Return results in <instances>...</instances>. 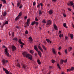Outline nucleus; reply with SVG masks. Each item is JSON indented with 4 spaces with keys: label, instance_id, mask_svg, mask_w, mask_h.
<instances>
[{
    "label": "nucleus",
    "instance_id": "obj_7",
    "mask_svg": "<svg viewBox=\"0 0 74 74\" xmlns=\"http://www.w3.org/2000/svg\"><path fill=\"white\" fill-rule=\"evenodd\" d=\"M3 69L4 71H5L6 74H10V72H9V71L7 70L6 69H5L3 68Z\"/></svg>",
    "mask_w": 74,
    "mask_h": 74
},
{
    "label": "nucleus",
    "instance_id": "obj_15",
    "mask_svg": "<svg viewBox=\"0 0 74 74\" xmlns=\"http://www.w3.org/2000/svg\"><path fill=\"white\" fill-rule=\"evenodd\" d=\"M38 48L39 49H40L41 51H42V52H43V50L41 48L40 46H38Z\"/></svg>",
    "mask_w": 74,
    "mask_h": 74
},
{
    "label": "nucleus",
    "instance_id": "obj_44",
    "mask_svg": "<svg viewBox=\"0 0 74 74\" xmlns=\"http://www.w3.org/2000/svg\"><path fill=\"white\" fill-rule=\"evenodd\" d=\"M8 21H6L5 23V24H8Z\"/></svg>",
    "mask_w": 74,
    "mask_h": 74
},
{
    "label": "nucleus",
    "instance_id": "obj_22",
    "mask_svg": "<svg viewBox=\"0 0 74 74\" xmlns=\"http://www.w3.org/2000/svg\"><path fill=\"white\" fill-rule=\"evenodd\" d=\"M59 37H60V38H61V37H63V34H60L59 35Z\"/></svg>",
    "mask_w": 74,
    "mask_h": 74
},
{
    "label": "nucleus",
    "instance_id": "obj_41",
    "mask_svg": "<svg viewBox=\"0 0 74 74\" xmlns=\"http://www.w3.org/2000/svg\"><path fill=\"white\" fill-rule=\"evenodd\" d=\"M71 71V69H67V71Z\"/></svg>",
    "mask_w": 74,
    "mask_h": 74
},
{
    "label": "nucleus",
    "instance_id": "obj_23",
    "mask_svg": "<svg viewBox=\"0 0 74 74\" xmlns=\"http://www.w3.org/2000/svg\"><path fill=\"white\" fill-rule=\"evenodd\" d=\"M2 2L3 3H4L5 4H6V1L5 0H1Z\"/></svg>",
    "mask_w": 74,
    "mask_h": 74
},
{
    "label": "nucleus",
    "instance_id": "obj_64",
    "mask_svg": "<svg viewBox=\"0 0 74 74\" xmlns=\"http://www.w3.org/2000/svg\"><path fill=\"white\" fill-rule=\"evenodd\" d=\"M6 63H8V60H6Z\"/></svg>",
    "mask_w": 74,
    "mask_h": 74
},
{
    "label": "nucleus",
    "instance_id": "obj_33",
    "mask_svg": "<svg viewBox=\"0 0 74 74\" xmlns=\"http://www.w3.org/2000/svg\"><path fill=\"white\" fill-rule=\"evenodd\" d=\"M17 7H19V5H20V3L19 2H18L17 3Z\"/></svg>",
    "mask_w": 74,
    "mask_h": 74
},
{
    "label": "nucleus",
    "instance_id": "obj_61",
    "mask_svg": "<svg viewBox=\"0 0 74 74\" xmlns=\"http://www.w3.org/2000/svg\"><path fill=\"white\" fill-rule=\"evenodd\" d=\"M49 68L50 69H52V67L51 66H50Z\"/></svg>",
    "mask_w": 74,
    "mask_h": 74
},
{
    "label": "nucleus",
    "instance_id": "obj_18",
    "mask_svg": "<svg viewBox=\"0 0 74 74\" xmlns=\"http://www.w3.org/2000/svg\"><path fill=\"white\" fill-rule=\"evenodd\" d=\"M49 13L50 15H51V14L53 13V12L52 11V10H51L49 11Z\"/></svg>",
    "mask_w": 74,
    "mask_h": 74
},
{
    "label": "nucleus",
    "instance_id": "obj_9",
    "mask_svg": "<svg viewBox=\"0 0 74 74\" xmlns=\"http://www.w3.org/2000/svg\"><path fill=\"white\" fill-rule=\"evenodd\" d=\"M22 68H23L24 70H25L26 67V65H25V64H22Z\"/></svg>",
    "mask_w": 74,
    "mask_h": 74
},
{
    "label": "nucleus",
    "instance_id": "obj_57",
    "mask_svg": "<svg viewBox=\"0 0 74 74\" xmlns=\"http://www.w3.org/2000/svg\"><path fill=\"white\" fill-rule=\"evenodd\" d=\"M16 28H17V29H19V26H16Z\"/></svg>",
    "mask_w": 74,
    "mask_h": 74
},
{
    "label": "nucleus",
    "instance_id": "obj_35",
    "mask_svg": "<svg viewBox=\"0 0 74 74\" xmlns=\"http://www.w3.org/2000/svg\"><path fill=\"white\" fill-rule=\"evenodd\" d=\"M35 24V21H34L33 22H32V23L31 24V25H34Z\"/></svg>",
    "mask_w": 74,
    "mask_h": 74
},
{
    "label": "nucleus",
    "instance_id": "obj_31",
    "mask_svg": "<svg viewBox=\"0 0 74 74\" xmlns=\"http://www.w3.org/2000/svg\"><path fill=\"white\" fill-rule=\"evenodd\" d=\"M57 66H58V69H60V66L59 65V64H57Z\"/></svg>",
    "mask_w": 74,
    "mask_h": 74
},
{
    "label": "nucleus",
    "instance_id": "obj_25",
    "mask_svg": "<svg viewBox=\"0 0 74 74\" xmlns=\"http://www.w3.org/2000/svg\"><path fill=\"white\" fill-rule=\"evenodd\" d=\"M13 40H15L16 41H18V38H14L13 39Z\"/></svg>",
    "mask_w": 74,
    "mask_h": 74
},
{
    "label": "nucleus",
    "instance_id": "obj_50",
    "mask_svg": "<svg viewBox=\"0 0 74 74\" xmlns=\"http://www.w3.org/2000/svg\"><path fill=\"white\" fill-rule=\"evenodd\" d=\"M5 25V24H3L1 25V26L2 27H3Z\"/></svg>",
    "mask_w": 74,
    "mask_h": 74
},
{
    "label": "nucleus",
    "instance_id": "obj_11",
    "mask_svg": "<svg viewBox=\"0 0 74 74\" xmlns=\"http://www.w3.org/2000/svg\"><path fill=\"white\" fill-rule=\"evenodd\" d=\"M28 39H29V41H30V42H32V41H33V39H32V38L31 36Z\"/></svg>",
    "mask_w": 74,
    "mask_h": 74
},
{
    "label": "nucleus",
    "instance_id": "obj_6",
    "mask_svg": "<svg viewBox=\"0 0 74 74\" xmlns=\"http://www.w3.org/2000/svg\"><path fill=\"white\" fill-rule=\"evenodd\" d=\"M12 51H15L16 49V47L14 45L12 46Z\"/></svg>",
    "mask_w": 74,
    "mask_h": 74
},
{
    "label": "nucleus",
    "instance_id": "obj_29",
    "mask_svg": "<svg viewBox=\"0 0 74 74\" xmlns=\"http://www.w3.org/2000/svg\"><path fill=\"white\" fill-rule=\"evenodd\" d=\"M42 22L43 23H46V21H45V20L44 19L42 20Z\"/></svg>",
    "mask_w": 74,
    "mask_h": 74
},
{
    "label": "nucleus",
    "instance_id": "obj_4",
    "mask_svg": "<svg viewBox=\"0 0 74 74\" xmlns=\"http://www.w3.org/2000/svg\"><path fill=\"white\" fill-rule=\"evenodd\" d=\"M18 42L20 44H21V48H23V45H25V44L22 42L21 40V39H19L18 40Z\"/></svg>",
    "mask_w": 74,
    "mask_h": 74
},
{
    "label": "nucleus",
    "instance_id": "obj_28",
    "mask_svg": "<svg viewBox=\"0 0 74 74\" xmlns=\"http://www.w3.org/2000/svg\"><path fill=\"white\" fill-rule=\"evenodd\" d=\"M6 14H7V12H4L3 14V16H5L6 15Z\"/></svg>",
    "mask_w": 74,
    "mask_h": 74
},
{
    "label": "nucleus",
    "instance_id": "obj_36",
    "mask_svg": "<svg viewBox=\"0 0 74 74\" xmlns=\"http://www.w3.org/2000/svg\"><path fill=\"white\" fill-rule=\"evenodd\" d=\"M52 61V62L53 63H54L56 62V61H55V60H51Z\"/></svg>",
    "mask_w": 74,
    "mask_h": 74
},
{
    "label": "nucleus",
    "instance_id": "obj_5",
    "mask_svg": "<svg viewBox=\"0 0 74 74\" xmlns=\"http://www.w3.org/2000/svg\"><path fill=\"white\" fill-rule=\"evenodd\" d=\"M51 24H52V21L50 20H48L46 24V25L47 26L46 27H48L47 26H48V25H49V26H50Z\"/></svg>",
    "mask_w": 74,
    "mask_h": 74
},
{
    "label": "nucleus",
    "instance_id": "obj_3",
    "mask_svg": "<svg viewBox=\"0 0 74 74\" xmlns=\"http://www.w3.org/2000/svg\"><path fill=\"white\" fill-rule=\"evenodd\" d=\"M22 15V12H20L17 17L15 18V21H17L18 19H19L20 18L19 16H21Z\"/></svg>",
    "mask_w": 74,
    "mask_h": 74
},
{
    "label": "nucleus",
    "instance_id": "obj_59",
    "mask_svg": "<svg viewBox=\"0 0 74 74\" xmlns=\"http://www.w3.org/2000/svg\"><path fill=\"white\" fill-rule=\"evenodd\" d=\"M3 48H6V47H5V46L3 45Z\"/></svg>",
    "mask_w": 74,
    "mask_h": 74
},
{
    "label": "nucleus",
    "instance_id": "obj_10",
    "mask_svg": "<svg viewBox=\"0 0 74 74\" xmlns=\"http://www.w3.org/2000/svg\"><path fill=\"white\" fill-rule=\"evenodd\" d=\"M29 26V23H26L25 24H24V27H27Z\"/></svg>",
    "mask_w": 74,
    "mask_h": 74
},
{
    "label": "nucleus",
    "instance_id": "obj_45",
    "mask_svg": "<svg viewBox=\"0 0 74 74\" xmlns=\"http://www.w3.org/2000/svg\"><path fill=\"white\" fill-rule=\"evenodd\" d=\"M12 36L13 37H14V32H13L12 35Z\"/></svg>",
    "mask_w": 74,
    "mask_h": 74
},
{
    "label": "nucleus",
    "instance_id": "obj_14",
    "mask_svg": "<svg viewBox=\"0 0 74 74\" xmlns=\"http://www.w3.org/2000/svg\"><path fill=\"white\" fill-rule=\"evenodd\" d=\"M34 49L36 51H37V52H38V49L36 46H34Z\"/></svg>",
    "mask_w": 74,
    "mask_h": 74
},
{
    "label": "nucleus",
    "instance_id": "obj_56",
    "mask_svg": "<svg viewBox=\"0 0 74 74\" xmlns=\"http://www.w3.org/2000/svg\"><path fill=\"white\" fill-rule=\"evenodd\" d=\"M40 4H39L37 6V7H40Z\"/></svg>",
    "mask_w": 74,
    "mask_h": 74
},
{
    "label": "nucleus",
    "instance_id": "obj_40",
    "mask_svg": "<svg viewBox=\"0 0 74 74\" xmlns=\"http://www.w3.org/2000/svg\"><path fill=\"white\" fill-rule=\"evenodd\" d=\"M72 49V48L71 47H70L69 49V51H71Z\"/></svg>",
    "mask_w": 74,
    "mask_h": 74
},
{
    "label": "nucleus",
    "instance_id": "obj_63",
    "mask_svg": "<svg viewBox=\"0 0 74 74\" xmlns=\"http://www.w3.org/2000/svg\"><path fill=\"white\" fill-rule=\"evenodd\" d=\"M53 1H54V2H55L56 1V0H52Z\"/></svg>",
    "mask_w": 74,
    "mask_h": 74
},
{
    "label": "nucleus",
    "instance_id": "obj_37",
    "mask_svg": "<svg viewBox=\"0 0 74 74\" xmlns=\"http://www.w3.org/2000/svg\"><path fill=\"white\" fill-rule=\"evenodd\" d=\"M35 24L36 25V26H37V25H38V23L37 22H35Z\"/></svg>",
    "mask_w": 74,
    "mask_h": 74
},
{
    "label": "nucleus",
    "instance_id": "obj_16",
    "mask_svg": "<svg viewBox=\"0 0 74 74\" xmlns=\"http://www.w3.org/2000/svg\"><path fill=\"white\" fill-rule=\"evenodd\" d=\"M38 54L39 55L40 57L41 58V53L40 51H38Z\"/></svg>",
    "mask_w": 74,
    "mask_h": 74
},
{
    "label": "nucleus",
    "instance_id": "obj_34",
    "mask_svg": "<svg viewBox=\"0 0 74 74\" xmlns=\"http://www.w3.org/2000/svg\"><path fill=\"white\" fill-rule=\"evenodd\" d=\"M30 18H28L27 21V22L26 23H29V22L30 21Z\"/></svg>",
    "mask_w": 74,
    "mask_h": 74
},
{
    "label": "nucleus",
    "instance_id": "obj_47",
    "mask_svg": "<svg viewBox=\"0 0 74 74\" xmlns=\"http://www.w3.org/2000/svg\"><path fill=\"white\" fill-rule=\"evenodd\" d=\"M22 5L21 4L20 6L19 7V8H22Z\"/></svg>",
    "mask_w": 74,
    "mask_h": 74
},
{
    "label": "nucleus",
    "instance_id": "obj_43",
    "mask_svg": "<svg viewBox=\"0 0 74 74\" xmlns=\"http://www.w3.org/2000/svg\"><path fill=\"white\" fill-rule=\"evenodd\" d=\"M17 66L18 67H20V65L19 64V63L17 64Z\"/></svg>",
    "mask_w": 74,
    "mask_h": 74
},
{
    "label": "nucleus",
    "instance_id": "obj_26",
    "mask_svg": "<svg viewBox=\"0 0 74 74\" xmlns=\"http://www.w3.org/2000/svg\"><path fill=\"white\" fill-rule=\"evenodd\" d=\"M70 37H71V38L73 39V34H70Z\"/></svg>",
    "mask_w": 74,
    "mask_h": 74
},
{
    "label": "nucleus",
    "instance_id": "obj_39",
    "mask_svg": "<svg viewBox=\"0 0 74 74\" xmlns=\"http://www.w3.org/2000/svg\"><path fill=\"white\" fill-rule=\"evenodd\" d=\"M25 34H28V31L26 30L25 32Z\"/></svg>",
    "mask_w": 74,
    "mask_h": 74
},
{
    "label": "nucleus",
    "instance_id": "obj_58",
    "mask_svg": "<svg viewBox=\"0 0 74 74\" xmlns=\"http://www.w3.org/2000/svg\"><path fill=\"white\" fill-rule=\"evenodd\" d=\"M1 7H2V4H0V9H1Z\"/></svg>",
    "mask_w": 74,
    "mask_h": 74
},
{
    "label": "nucleus",
    "instance_id": "obj_49",
    "mask_svg": "<svg viewBox=\"0 0 74 74\" xmlns=\"http://www.w3.org/2000/svg\"><path fill=\"white\" fill-rule=\"evenodd\" d=\"M61 49H62L61 47H60L58 48L59 50H60Z\"/></svg>",
    "mask_w": 74,
    "mask_h": 74
},
{
    "label": "nucleus",
    "instance_id": "obj_24",
    "mask_svg": "<svg viewBox=\"0 0 74 74\" xmlns=\"http://www.w3.org/2000/svg\"><path fill=\"white\" fill-rule=\"evenodd\" d=\"M30 52L31 53L33 54V53H34V51H33V50H30Z\"/></svg>",
    "mask_w": 74,
    "mask_h": 74
},
{
    "label": "nucleus",
    "instance_id": "obj_38",
    "mask_svg": "<svg viewBox=\"0 0 74 74\" xmlns=\"http://www.w3.org/2000/svg\"><path fill=\"white\" fill-rule=\"evenodd\" d=\"M35 5H36V2L35 1H34L33 3V5L34 6Z\"/></svg>",
    "mask_w": 74,
    "mask_h": 74
},
{
    "label": "nucleus",
    "instance_id": "obj_32",
    "mask_svg": "<svg viewBox=\"0 0 74 74\" xmlns=\"http://www.w3.org/2000/svg\"><path fill=\"white\" fill-rule=\"evenodd\" d=\"M46 40L47 41L48 43H49V42H50V40H49V39H46Z\"/></svg>",
    "mask_w": 74,
    "mask_h": 74
},
{
    "label": "nucleus",
    "instance_id": "obj_46",
    "mask_svg": "<svg viewBox=\"0 0 74 74\" xmlns=\"http://www.w3.org/2000/svg\"><path fill=\"white\" fill-rule=\"evenodd\" d=\"M67 60L66 59L64 61V63H67Z\"/></svg>",
    "mask_w": 74,
    "mask_h": 74
},
{
    "label": "nucleus",
    "instance_id": "obj_21",
    "mask_svg": "<svg viewBox=\"0 0 74 74\" xmlns=\"http://www.w3.org/2000/svg\"><path fill=\"white\" fill-rule=\"evenodd\" d=\"M53 52L54 55H56V52H55L54 49H53Z\"/></svg>",
    "mask_w": 74,
    "mask_h": 74
},
{
    "label": "nucleus",
    "instance_id": "obj_20",
    "mask_svg": "<svg viewBox=\"0 0 74 74\" xmlns=\"http://www.w3.org/2000/svg\"><path fill=\"white\" fill-rule=\"evenodd\" d=\"M64 60H61L60 62V64H63Z\"/></svg>",
    "mask_w": 74,
    "mask_h": 74
},
{
    "label": "nucleus",
    "instance_id": "obj_1",
    "mask_svg": "<svg viewBox=\"0 0 74 74\" xmlns=\"http://www.w3.org/2000/svg\"><path fill=\"white\" fill-rule=\"evenodd\" d=\"M22 53L24 57H26L27 58H28L30 60H32V55L27 54V52H23Z\"/></svg>",
    "mask_w": 74,
    "mask_h": 74
},
{
    "label": "nucleus",
    "instance_id": "obj_54",
    "mask_svg": "<svg viewBox=\"0 0 74 74\" xmlns=\"http://www.w3.org/2000/svg\"><path fill=\"white\" fill-rule=\"evenodd\" d=\"M67 38H68V37H67V36H65V40H67Z\"/></svg>",
    "mask_w": 74,
    "mask_h": 74
},
{
    "label": "nucleus",
    "instance_id": "obj_17",
    "mask_svg": "<svg viewBox=\"0 0 74 74\" xmlns=\"http://www.w3.org/2000/svg\"><path fill=\"white\" fill-rule=\"evenodd\" d=\"M2 62L3 64H5L6 62V60L5 59H3L2 60Z\"/></svg>",
    "mask_w": 74,
    "mask_h": 74
},
{
    "label": "nucleus",
    "instance_id": "obj_52",
    "mask_svg": "<svg viewBox=\"0 0 74 74\" xmlns=\"http://www.w3.org/2000/svg\"><path fill=\"white\" fill-rule=\"evenodd\" d=\"M63 15L64 16V17H66V14H63Z\"/></svg>",
    "mask_w": 74,
    "mask_h": 74
},
{
    "label": "nucleus",
    "instance_id": "obj_12",
    "mask_svg": "<svg viewBox=\"0 0 74 74\" xmlns=\"http://www.w3.org/2000/svg\"><path fill=\"white\" fill-rule=\"evenodd\" d=\"M42 47L43 49H44L45 51H46L47 50V48H46L45 46L44 45H42Z\"/></svg>",
    "mask_w": 74,
    "mask_h": 74
},
{
    "label": "nucleus",
    "instance_id": "obj_60",
    "mask_svg": "<svg viewBox=\"0 0 74 74\" xmlns=\"http://www.w3.org/2000/svg\"><path fill=\"white\" fill-rule=\"evenodd\" d=\"M68 10H69V11H71V10L70 8H68Z\"/></svg>",
    "mask_w": 74,
    "mask_h": 74
},
{
    "label": "nucleus",
    "instance_id": "obj_48",
    "mask_svg": "<svg viewBox=\"0 0 74 74\" xmlns=\"http://www.w3.org/2000/svg\"><path fill=\"white\" fill-rule=\"evenodd\" d=\"M35 21H38V20L37 19V17L35 18Z\"/></svg>",
    "mask_w": 74,
    "mask_h": 74
},
{
    "label": "nucleus",
    "instance_id": "obj_55",
    "mask_svg": "<svg viewBox=\"0 0 74 74\" xmlns=\"http://www.w3.org/2000/svg\"><path fill=\"white\" fill-rule=\"evenodd\" d=\"M27 16H25L24 17V19H27Z\"/></svg>",
    "mask_w": 74,
    "mask_h": 74
},
{
    "label": "nucleus",
    "instance_id": "obj_62",
    "mask_svg": "<svg viewBox=\"0 0 74 74\" xmlns=\"http://www.w3.org/2000/svg\"><path fill=\"white\" fill-rule=\"evenodd\" d=\"M58 54L60 55H61V54H60V52H58Z\"/></svg>",
    "mask_w": 74,
    "mask_h": 74
},
{
    "label": "nucleus",
    "instance_id": "obj_51",
    "mask_svg": "<svg viewBox=\"0 0 74 74\" xmlns=\"http://www.w3.org/2000/svg\"><path fill=\"white\" fill-rule=\"evenodd\" d=\"M71 70H74V68L73 67H72L71 69Z\"/></svg>",
    "mask_w": 74,
    "mask_h": 74
},
{
    "label": "nucleus",
    "instance_id": "obj_13",
    "mask_svg": "<svg viewBox=\"0 0 74 74\" xmlns=\"http://www.w3.org/2000/svg\"><path fill=\"white\" fill-rule=\"evenodd\" d=\"M54 27L56 30H58V27H57V26L56 25H55V24H54Z\"/></svg>",
    "mask_w": 74,
    "mask_h": 74
},
{
    "label": "nucleus",
    "instance_id": "obj_8",
    "mask_svg": "<svg viewBox=\"0 0 74 74\" xmlns=\"http://www.w3.org/2000/svg\"><path fill=\"white\" fill-rule=\"evenodd\" d=\"M74 5V3H73V1L70 2V3H67L68 5H69V6H70L71 5Z\"/></svg>",
    "mask_w": 74,
    "mask_h": 74
},
{
    "label": "nucleus",
    "instance_id": "obj_30",
    "mask_svg": "<svg viewBox=\"0 0 74 74\" xmlns=\"http://www.w3.org/2000/svg\"><path fill=\"white\" fill-rule=\"evenodd\" d=\"M39 15H41L42 14V12H41V10H39Z\"/></svg>",
    "mask_w": 74,
    "mask_h": 74
},
{
    "label": "nucleus",
    "instance_id": "obj_42",
    "mask_svg": "<svg viewBox=\"0 0 74 74\" xmlns=\"http://www.w3.org/2000/svg\"><path fill=\"white\" fill-rule=\"evenodd\" d=\"M65 52L66 53V54H67V49L65 50Z\"/></svg>",
    "mask_w": 74,
    "mask_h": 74
},
{
    "label": "nucleus",
    "instance_id": "obj_2",
    "mask_svg": "<svg viewBox=\"0 0 74 74\" xmlns=\"http://www.w3.org/2000/svg\"><path fill=\"white\" fill-rule=\"evenodd\" d=\"M8 51L7 49H5V52L6 55L8 57L10 58V57H11V56L9 55V53L8 52Z\"/></svg>",
    "mask_w": 74,
    "mask_h": 74
},
{
    "label": "nucleus",
    "instance_id": "obj_27",
    "mask_svg": "<svg viewBox=\"0 0 74 74\" xmlns=\"http://www.w3.org/2000/svg\"><path fill=\"white\" fill-rule=\"evenodd\" d=\"M66 23H64L63 24V25L65 27H67L66 26Z\"/></svg>",
    "mask_w": 74,
    "mask_h": 74
},
{
    "label": "nucleus",
    "instance_id": "obj_53",
    "mask_svg": "<svg viewBox=\"0 0 74 74\" xmlns=\"http://www.w3.org/2000/svg\"><path fill=\"white\" fill-rule=\"evenodd\" d=\"M40 5H41V7H42V6H43V5H42V3H40Z\"/></svg>",
    "mask_w": 74,
    "mask_h": 74
},
{
    "label": "nucleus",
    "instance_id": "obj_19",
    "mask_svg": "<svg viewBox=\"0 0 74 74\" xmlns=\"http://www.w3.org/2000/svg\"><path fill=\"white\" fill-rule=\"evenodd\" d=\"M37 62L39 64H41V62L39 60H37Z\"/></svg>",
    "mask_w": 74,
    "mask_h": 74
}]
</instances>
